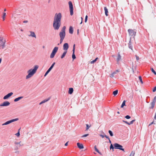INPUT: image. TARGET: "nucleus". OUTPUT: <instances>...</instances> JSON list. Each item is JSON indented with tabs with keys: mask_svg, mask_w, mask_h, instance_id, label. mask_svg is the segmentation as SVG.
<instances>
[{
	"mask_svg": "<svg viewBox=\"0 0 156 156\" xmlns=\"http://www.w3.org/2000/svg\"><path fill=\"white\" fill-rule=\"evenodd\" d=\"M62 17L61 13L55 14L53 24V27L55 30H58L61 25V20Z\"/></svg>",
	"mask_w": 156,
	"mask_h": 156,
	"instance_id": "obj_1",
	"label": "nucleus"
},
{
	"mask_svg": "<svg viewBox=\"0 0 156 156\" xmlns=\"http://www.w3.org/2000/svg\"><path fill=\"white\" fill-rule=\"evenodd\" d=\"M38 67V65H35L34 66V68L33 69H30L29 70L27 71V73L28 74L26 76V79H28L36 73Z\"/></svg>",
	"mask_w": 156,
	"mask_h": 156,
	"instance_id": "obj_2",
	"label": "nucleus"
},
{
	"mask_svg": "<svg viewBox=\"0 0 156 156\" xmlns=\"http://www.w3.org/2000/svg\"><path fill=\"white\" fill-rule=\"evenodd\" d=\"M66 27L65 26H63L60 32L59 33V36L60 37V44H61L63 41L66 36Z\"/></svg>",
	"mask_w": 156,
	"mask_h": 156,
	"instance_id": "obj_3",
	"label": "nucleus"
},
{
	"mask_svg": "<svg viewBox=\"0 0 156 156\" xmlns=\"http://www.w3.org/2000/svg\"><path fill=\"white\" fill-rule=\"evenodd\" d=\"M6 40L4 38L3 36L0 34V47L2 49L4 48L5 46Z\"/></svg>",
	"mask_w": 156,
	"mask_h": 156,
	"instance_id": "obj_4",
	"label": "nucleus"
},
{
	"mask_svg": "<svg viewBox=\"0 0 156 156\" xmlns=\"http://www.w3.org/2000/svg\"><path fill=\"white\" fill-rule=\"evenodd\" d=\"M58 49V47H55L54 48L50 55V57L51 58H52L54 57L56 53L57 52Z\"/></svg>",
	"mask_w": 156,
	"mask_h": 156,
	"instance_id": "obj_5",
	"label": "nucleus"
},
{
	"mask_svg": "<svg viewBox=\"0 0 156 156\" xmlns=\"http://www.w3.org/2000/svg\"><path fill=\"white\" fill-rule=\"evenodd\" d=\"M113 145L115 149H119L125 152L124 149V148H122L123 147L121 145L117 143H115Z\"/></svg>",
	"mask_w": 156,
	"mask_h": 156,
	"instance_id": "obj_6",
	"label": "nucleus"
},
{
	"mask_svg": "<svg viewBox=\"0 0 156 156\" xmlns=\"http://www.w3.org/2000/svg\"><path fill=\"white\" fill-rule=\"evenodd\" d=\"M68 3L69 6L70 14L71 16H72L73 14V5L71 1H69Z\"/></svg>",
	"mask_w": 156,
	"mask_h": 156,
	"instance_id": "obj_7",
	"label": "nucleus"
},
{
	"mask_svg": "<svg viewBox=\"0 0 156 156\" xmlns=\"http://www.w3.org/2000/svg\"><path fill=\"white\" fill-rule=\"evenodd\" d=\"M19 120V119L18 118H16L15 119H13L12 120H9L8 121H7L4 123L2 124V126H4L8 125L12 122H13L15 121H17Z\"/></svg>",
	"mask_w": 156,
	"mask_h": 156,
	"instance_id": "obj_8",
	"label": "nucleus"
},
{
	"mask_svg": "<svg viewBox=\"0 0 156 156\" xmlns=\"http://www.w3.org/2000/svg\"><path fill=\"white\" fill-rule=\"evenodd\" d=\"M128 31L130 36H133L134 37H135L136 34V32L134 30L132 29H128Z\"/></svg>",
	"mask_w": 156,
	"mask_h": 156,
	"instance_id": "obj_9",
	"label": "nucleus"
},
{
	"mask_svg": "<svg viewBox=\"0 0 156 156\" xmlns=\"http://www.w3.org/2000/svg\"><path fill=\"white\" fill-rule=\"evenodd\" d=\"M55 64V62H54L50 66V67L49 68V69L48 70L46 71V73H45L44 76H45L46 75L48 74V73L50 72V71L53 68L54 65Z\"/></svg>",
	"mask_w": 156,
	"mask_h": 156,
	"instance_id": "obj_10",
	"label": "nucleus"
},
{
	"mask_svg": "<svg viewBox=\"0 0 156 156\" xmlns=\"http://www.w3.org/2000/svg\"><path fill=\"white\" fill-rule=\"evenodd\" d=\"M10 104V103L8 101L4 102L0 104V107L7 106H9Z\"/></svg>",
	"mask_w": 156,
	"mask_h": 156,
	"instance_id": "obj_11",
	"label": "nucleus"
},
{
	"mask_svg": "<svg viewBox=\"0 0 156 156\" xmlns=\"http://www.w3.org/2000/svg\"><path fill=\"white\" fill-rule=\"evenodd\" d=\"M75 44H74L73 45V54H72V57L73 59H74L76 58L75 55L74 54L75 49Z\"/></svg>",
	"mask_w": 156,
	"mask_h": 156,
	"instance_id": "obj_12",
	"label": "nucleus"
},
{
	"mask_svg": "<svg viewBox=\"0 0 156 156\" xmlns=\"http://www.w3.org/2000/svg\"><path fill=\"white\" fill-rule=\"evenodd\" d=\"M69 48V44L67 43H65L63 45V49L65 51H67Z\"/></svg>",
	"mask_w": 156,
	"mask_h": 156,
	"instance_id": "obj_13",
	"label": "nucleus"
},
{
	"mask_svg": "<svg viewBox=\"0 0 156 156\" xmlns=\"http://www.w3.org/2000/svg\"><path fill=\"white\" fill-rule=\"evenodd\" d=\"M13 94V93L12 92H11L9 94H8L6 95H5L3 98L4 99H6L8 98L9 97L11 96Z\"/></svg>",
	"mask_w": 156,
	"mask_h": 156,
	"instance_id": "obj_14",
	"label": "nucleus"
},
{
	"mask_svg": "<svg viewBox=\"0 0 156 156\" xmlns=\"http://www.w3.org/2000/svg\"><path fill=\"white\" fill-rule=\"evenodd\" d=\"M121 56L119 52H118V56L116 58V61L117 62V63L119 64V61L121 60Z\"/></svg>",
	"mask_w": 156,
	"mask_h": 156,
	"instance_id": "obj_15",
	"label": "nucleus"
},
{
	"mask_svg": "<svg viewBox=\"0 0 156 156\" xmlns=\"http://www.w3.org/2000/svg\"><path fill=\"white\" fill-rule=\"evenodd\" d=\"M129 48L132 51H133V46L132 44V42L131 41V39L130 38L129 43L128 44Z\"/></svg>",
	"mask_w": 156,
	"mask_h": 156,
	"instance_id": "obj_16",
	"label": "nucleus"
},
{
	"mask_svg": "<svg viewBox=\"0 0 156 156\" xmlns=\"http://www.w3.org/2000/svg\"><path fill=\"white\" fill-rule=\"evenodd\" d=\"M77 145L78 147L80 149H83L84 148V147L82 144H80L79 143H77Z\"/></svg>",
	"mask_w": 156,
	"mask_h": 156,
	"instance_id": "obj_17",
	"label": "nucleus"
},
{
	"mask_svg": "<svg viewBox=\"0 0 156 156\" xmlns=\"http://www.w3.org/2000/svg\"><path fill=\"white\" fill-rule=\"evenodd\" d=\"M30 34L29 35V36L32 37H34L36 38V36L34 32L30 31Z\"/></svg>",
	"mask_w": 156,
	"mask_h": 156,
	"instance_id": "obj_18",
	"label": "nucleus"
},
{
	"mask_svg": "<svg viewBox=\"0 0 156 156\" xmlns=\"http://www.w3.org/2000/svg\"><path fill=\"white\" fill-rule=\"evenodd\" d=\"M73 28L72 27L70 26L69 27V32L70 34H73Z\"/></svg>",
	"mask_w": 156,
	"mask_h": 156,
	"instance_id": "obj_19",
	"label": "nucleus"
},
{
	"mask_svg": "<svg viewBox=\"0 0 156 156\" xmlns=\"http://www.w3.org/2000/svg\"><path fill=\"white\" fill-rule=\"evenodd\" d=\"M50 98H49L47 99H45V100H43V101H42L40 103L39 105H41L43 103H44L50 100Z\"/></svg>",
	"mask_w": 156,
	"mask_h": 156,
	"instance_id": "obj_20",
	"label": "nucleus"
},
{
	"mask_svg": "<svg viewBox=\"0 0 156 156\" xmlns=\"http://www.w3.org/2000/svg\"><path fill=\"white\" fill-rule=\"evenodd\" d=\"M23 98V96H21V97H19L17 98H16L14 100V102H17V101H19L20 99H22Z\"/></svg>",
	"mask_w": 156,
	"mask_h": 156,
	"instance_id": "obj_21",
	"label": "nucleus"
},
{
	"mask_svg": "<svg viewBox=\"0 0 156 156\" xmlns=\"http://www.w3.org/2000/svg\"><path fill=\"white\" fill-rule=\"evenodd\" d=\"M104 9L105 11V15L106 16H108V9H107V8H106V7H105L104 8Z\"/></svg>",
	"mask_w": 156,
	"mask_h": 156,
	"instance_id": "obj_22",
	"label": "nucleus"
},
{
	"mask_svg": "<svg viewBox=\"0 0 156 156\" xmlns=\"http://www.w3.org/2000/svg\"><path fill=\"white\" fill-rule=\"evenodd\" d=\"M73 88H70L69 89V93L70 94H71L73 92Z\"/></svg>",
	"mask_w": 156,
	"mask_h": 156,
	"instance_id": "obj_23",
	"label": "nucleus"
},
{
	"mask_svg": "<svg viewBox=\"0 0 156 156\" xmlns=\"http://www.w3.org/2000/svg\"><path fill=\"white\" fill-rule=\"evenodd\" d=\"M155 103L152 102L151 103V106L149 107V108L153 109Z\"/></svg>",
	"mask_w": 156,
	"mask_h": 156,
	"instance_id": "obj_24",
	"label": "nucleus"
},
{
	"mask_svg": "<svg viewBox=\"0 0 156 156\" xmlns=\"http://www.w3.org/2000/svg\"><path fill=\"white\" fill-rule=\"evenodd\" d=\"M67 52V51H65L64 52L63 54L61 56V58H63L65 56Z\"/></svg>",
	"mask_w": 156,
	"mask_h": 156,
	"instance_id": "obj_25",
	"label": "nucleus"
},
{
	"mask_svg": "<svg viewBox=\"0 0 156 156\" xmlns=\"http://www.w3.org/2000/svg\"><path fill=\"white\" fill-rule=\"evenodd\" d=\"M118 93V90H117L114 91L113 93V94L115 96L117 95Z\"/></svg>",
	"mask_w": 156,
	"mask_h": 156,
	"instance_id": "obj_26",
	"label": "nucleus"
},
{
	"mask_svg": "<svg viewBox=\"0 0 156 156\" xmlns=\"http://www.w3.org/2000/svg\"><path fill=\"white\" fill-rule=\"evenodd\" d=\"M21 142V141H20L19 142H14V144L16 145H19V146H22L23 145V144H22V145H21L20 144V143Z\"/></svg>",
	"mask_w": 156,
	"mask_h": 156,
	"instance_id": "obj_27",
	"label": "nucleus"
},
{
	"mask_svg": "<svg viewBox=\"0 0 156 156\" xmlns=\"http://www.w3.org/2000/svg\"><path fill=\"white\" fill-rule=\"evenodd\" d=\"M6 13L5 12H4L3 13V15L2 16V18L3 21H4L5 20V16H6Z\"/></svg>",
	"mask_w": 156,
	"mask_h": 156,
	"instance_id": "obj_28",
	"label": "nucleus"
},
{
	"mask_svg": "<svg viewBox=\"0 0 156 156\" xmlns=\"http://www.w3.org/2000/svg\"><path fill=\"white\" fill-rule=\"evenodd\" d=\"M98 59V58L97 57L94 60H93L91 61L90 62V63L91 64H93L94 63V62H96V61H97V59Z\"/></svg>",
	"mask_w": 156,
	"mask_h": 156,
	"instance_id": "obj_29",
	"label": "nucleus"
},
{
	"mask_svg": "<svg viewBox=\"0 0 156 156\" xmlns=\"http://www.w3.org/2000/svg\"><path fill=\"white\" fill-rule=\"evenodd\" d=\"M0 34L2 35V36H3L4 33L2 31V28H0Z\"/></svg>",
	"mask_w": 156,
	"mask_h": 156,
	"instance_id": "obj_30",
	"label": "nucleus"
},
{
	"mask_svg": "<svg viewBox=\"0 0 156 156\" xmlns=\"http://www.w3.org/2000/svg\"><path fill=\"white\" fill-rule=\"evenodd\" d=\"M125 103H126V101L125 100H124L123 101V102L122 103V104L121 105V108H122L123 107V106H124L125 105Z\"/></svg>",
	"mask_w": 156,
	"mask_h": 156,
	"instance_id": "obj_31",
	"label": "nucleus"
},
{
	"mask_svg": "<svg viewBox=\"0 0 156 156\" xmlns=\"http://www.w3.org/2000/svg\"><path fill=\"white\" fill-rule=\"evenodd\" d=\"M105 137H106V138L108 139V140H109V142L110 143H111V144H111V140H110V139L109 138V137H108V136H107V135H105Z\"/></svg>",
	"mask_w": 156,
	"mask_h": 156,
	"instance_id": "obj_32",
	"label": "nucleus"
},
{
	"mask_svg": "<svg viewBox=\"0 0 156 156\" xmlns=\"http://www.w3.org/2000/svg\"><path fill=\"white\" fill-rule=\"evenodd\" d=\"M114 147H113V146L112 144H111V145L110 146V150H111V149H112V151H114Z\"/></svg>",
	"mask_w": 156,
	"mask_h": 156,
	"instance_id": "obj_33",
	"label": "nucleus"
},
{
	"mask_svg": "<svg viewBox=\"0 0 156 156\" xmlns=\"http://www.w3.org/2000/svg\"><path fill=\"white\" fill-rule=\"evenodd\" d=\"M108 133H109V134L111 136H113V134L112 133V132L111 130H109Z\"/></svg>",
	"mask_w": 156,
	"mask_h": 156,
	"instance_id": "obj_34",
	"label": "nucleus"
},
{
	"mask_svg": "<svg viewBox=\"0 0 156 156\" xmlns=\"http://www.w3.org/2000/svg\"><path fill=\"white\" fill-rule=\"evenodd\" d=\"M135 154V152L134 151H132L131 153L129 156H134Z\"/></svg>",
	"mask_w": 156,
	"mask_h": 156,
	"instance_id": "obj_35",
	"label": "nucleus"
},
{
	"mask_svg": "<svg viewBox=\"0 0 156 156\" xmlns=\"http://www.w3.org/2000/svg\"><path fill=\"white\" fill-rule=\"evenodd\" d=\"M86 130H87L90 127V125H89L88 124H86Z\"/></svg>",
	"mask_w": 156,
	"mask_h": 156,
	"instance_id": "obj_36",
	"label": "nucleus"
},
{
	"mask_svg": "<svg viewBox=\"0 0 156 156\" xmlns=\"http://www.w3.org/2000/svg\"><path fill=\"white\" fill-rule=\"evenodd\" d=\"M139 80H140V82L142 84H143V82L142 80V77H141V76H139Z\"/></svg>",
	"mask_w": 156,
	"mask_h": 156,
	"instance_id": "obj_37",
	"label": "nucleus"
},
{
	"mask_svg": "<svg viewBox=\"0 0 156 156\" xmlns=\"http://www.w3.org/2000/svg\"><path fill=\"white\" fill-rule=\"evenodd\" d=\"M20 129L18 130V131L17 133L15 134L17 136H19L20 135Z\"/></svg>",
	"mask_w": 156,
	"mask_h": 156,
	"instance_id": "obj_38",
	"label": "nucleus"
},
{
	"mask_svg": "<svg viewBox=\"0 0 156 156\" xmlns=\"http://www.w3.org/2000/svg\"><path fill=\"white\" fill-rule=\"evenodd\" d=\"M88 135H89L88 134H84V135L82 136H81V137L83 138V137H86L88 136Z\"/></svg>",
	"mask_w": 156,
	"mask_h": 156,
	"instance_id": "obj_39",
	"label": "nucleus"
},
{
	"mask_svg": "<svg viewBox=\"0 0 156 156\" xmlns=\"http://www.w3.org/2000/svg\"><path fill=\"white\" fill-rule=\"evenodd\" d=\"M151 70L152 72H153L155 75H156V72L153 69V68H151Z\"/></svg>",
	"mask_w": 156,
	"mask_h": 156,
	"instance_id": "obj_40",
	"label": "nucleus"
},
{
	"mask_svg": "<svg viewBox=\"0 0 156 156\" xmlns=\"http://www.w3.org/2000/svg\"><path fill=\"white\" fill-rule=\"evenodd\" d=\"M94 148L95 150L97 152H99V150H98V149L97 148L96 146H95L94 147Z\"/></svg>",
	"mask_w": 156,
	"mask_h": 156,
	"instance_id": "obj_41",
	"label": "nucleus"
},
{
	"mask_svg": "<svg viewBox=\"0 0 156 156\" xmlns=\"http://www.w3.org/2000/svg\"><path fill=\"white\" fill-rule=\"evenodd\" d=\"M135 121V119H134V120H132V121H130L129 122V125H130L131 124H132L133 122Z\"/></svg>",
	"mask_w": 156,
	"mask_h": 156,
	"instance_id": "obj_42",
	"label": "nucleus"
},
{
	"mask_svg": "<svg viewBox=\"0 0 156 156\" xmlns=\"http://www.w3.org/2000/svg\"><path fill=\"white\" fill-rule=\"evenodd\" d=\"M156 101V96H155L154 98L153 101L152 102L155 103Z\"/></svg>",
	"mask_w": 156,
	"mask_h": 156,
	"instance_id": "obj_43",
	"label": "nucleus"
},
{
	"mask_svg": "<svg viewBox=\"0 0 156 156\" xmlns=\"http://www.w3.org/2000/svg\"><path fill=\"white\" fill-rule=\"evenodd\" d=\"M125 118L127 119H129L131 117L129 115H127L125 116Z\"/></svg>",
	"mask_w": 156,
	"mask_h": 156,
	"instance_id": "obj_44",
	"label": "nucleus"
},
{
	"mask_svg": "<svg viewBox=\"0 0 156 156\" xmlns=\"http://www.w3.org/2000/svg\"><path fill=\"white\" fill-rule=\"evenodd\" d=\"M15 153L17 154H19L20 153V151L18 150H16Z\"/></svg>",
	"mask_w": 156,
	"mask_h": 156,
	"instance_id": "obj_45",
	"label": "nucleus"
},
{
	"mask_svg": "<svg viewBox=\"0 0 156 156\" xmlns=\"http://www.w3.org/2000/svg\"><path fill=\"white\" fill-rule=\"evenodd\" d=\"M87 17H88L86 15L85 16V23H86L87 22Z\"/></svg>",
	"mask_w": 156,
	"mask_h": 156,
	"instance_id": "obj_46",
	"label": "nucleus"
},
{
	"mask_svg": "<svg viewBox=\"0 0 156 156\" xmlns=\"http://www.w3.org/2000/svg\"><path fill=\"white\" fill-rule=\"evenodd\" d=\"M122 121L124 122H125V123L128 124V125H129V122H127V121H124V120H123Z\"/></svg>",
	"mask_w": 156,
	"mask_h": 156,
	"instance_id": "obj_47",
	"label": "nucleus"
},
{
	"mask_svg": "<svg viewBox=\"0 0 156 156\" xmlns=\"http://www.w3.org/2000/svg\"><path fill=\"white\" fill-rule=\"evenodd\" d=\"M156 91V86L154 88L153 90V91L154 92Z\"/></svg>",
	"mask_w": 156,
	"mask_h": 156,
	"instance_id": "obj_48",
	"label": "nucleus"
},
{
	"mask_svg": "<svg viewBox=\"0 0 156 156\" xmlns=\"http://www.w3.org/2000/svg\"><path fill=\"white\" fill-rule=\"evenodd\" d=\"M114 74H113V73H112L111 74V75H110V77H114Z\"/></svg>",
	"mask_w": 156,
	"mask_h": 156,
	"instance_id": "obj_49",
	"label": "nucleus"
},
{
	"mask_svg": "<svg viewBox=\"0 0 156 156\" xmlns=\"http://www.w3.org/2000/svg\"><path fill=\"white\" fill-rule=\"evenodd\" d=\"M136 60L137 61V60H139V57H138V56H136Z\"/></svg>",
	"mask_w": 156,
	"mask_h": 156,
	"instance_id": "obj_50",
	"label": "nucleus"
},
{
	"mask_svg": "<svg viewBox=\"0 0 156 156\" xmlns=\"http://www.w3.org/2000/svg\"><path fill=\"white\" fill-rule=\"evenodd\" d=\"M18 149H19V148L18 147H15V149H14V150H18Z\"/></svg>",
	"mask_w": 156,
	"mask_h": 156,
	"instance_id": "obj_51",
	"label": "nucleus"
},
{
	"mask_svg": "<svg viewBox=\"0 0 156 156\" xmlns=\"http://www.w3.org/2000/svg\"><path fill=\"white\" fill-rule=\"evenodd\" d=\"M154 124V121H153V122H151V123L149 125V126H150V125H152V124Z\"/></svg>",
	"mask_w": 156,
	"mask_h": 156,
	"instance_id": "obj_52",
	"label": "nucleus"
},
{
	"mask_svg": "<svg viewBox=\"0 0 156 156\" xmlns=\"http://www.w3.org/2000/svg\"><path fill=\"white\" fill-rule=\"evenodd\" d=\"M100 136L102 138H103L104 137H105V136H104L102 135L101 134L100 135Z\"/></svg>",
	"mask_w": 156,
	"mask_h": 156,
	"instance_id": "obj_53",
	"label": "nucleus"
},
{
	"mask_svg": "<svg viewBox=\"0 0 156 156\" xmlns=\"http://www.w3.org/2000/svg\"><path fill=\"white\" fill-rule=\"evenodd\" d=\"M27 22H28V21H27V20H25L23 21V23H27Z\"/></svg>",
	"mask_w": 156,
	"mask_h": 156,
	"instance_id": "obj_54",
	"label": "nucleus"
},
{
	"mask_svg": "<svg viewBox=\"0 0 156 156\" xmlns=\"http://www.w3.org/2000/svg\"><path fill=\"white\" fill-rule=\"evenodd\" d=\"M81 22H80V24H81L82 23V20H83L82 17H81Z\"/></svg>",
	"mask_w": 156,
	"mask_h": 156,
	"instance_id": "obj_55",
	"label": "nucleus"
},
{
	"mask_svg": "<svg viewBox=\"0 0 156 156\" xmlns=\"http://www.w3.org/2000/svg\"><path fill=\"white\" fill-rule=\"evenodd\" d=\"M68 142H67L65 144V146H67L68 145Z\"/></svg>",
	"mask_w": 156,
	"mask_h": 156,
	"instance_id": "obj_56",
	"label": "nucleus"
},
{
	"mask_svg": "<svg viewBox=\"0 0 156 156\" xmlns=\"http://www.w3.org/2000/svg\"><path fill=\"white\" fill-rule=\"evenodd\" d=\"M112 73H113V74H114H114H116V72H115V71H114V72Z\"/></svg>",
	"mask_w": 156,
	"mask_h": 156,
	"instance_id": "obj_57",
	"label": "nucleus"
},
{
	"mask_svg": "<svg viewBox=\"0 0 156 156\" xmlns=\"http://www.w3.org/2000/svg\"><path fill=\"white\" fill-rule=\"evenodd\" d=\"M2 59V58H0V64L1 63Z\"/></svg>",
	"mask_w": 156,
	"mask_h": 156,
	"instance_id": "obj_58",
	"label": "nucleus"
},
{
	"mask_svg": "<svg viewBox=\"0 0 156 156\" xmlns=\"http://www.w3.org/2000/svg\"><path fill=\"white\" fill-rule=\"evenodd\" d=\"M115 72H116V73H117V72H119V71L118 70H117L115 71Z\"/></svg>",
	"mask_w": 156,
	"mask_h": 156,
	"instance_id": "obj_59",
	"label": "nucleus"
},
{
	"mask_svg": "<svg viewBox=\"0 0 156 156\" xmlns=\"http://www.w3.org/2000/svg\"><path fill=\"white\" fill-rule=\"evenodd\" d=\"M99 154H100L101 155H102V154L99 151V152H98Z\"/></svg>",
	"mask_w": 156,
	"mask_h": 156,
	"instance_id": "obj_60",
	"label": "nucleus"
},
{
	"mask_svg": "<svg viewBox=\"0 0 156 156\" xmlns=\"http://www.w3.org/2000/svg\"><path fill=\"white\" fill-rule=\"evenodd\" d=\"M23 30L22 29H20V31H23Z\"/></svg>",
	"mask_w": 156,
	"mask_h": 156,
	"instance_id": "obj_61",
	"label": "nucleus"
},
{
	"mask_svg": "<svg viewBox=\"0 0 156 156\" xmlns=\"http://www.w3.org/2000/svg\"><path fill=\"white\" fill-rule=\"evenodd\" d=\"M4 11H6V9H4Z\"/></svg>",
	"mask_w": 156,
	"mask_h": 156,
	"instance_id": "obj_62",
	"label": "nucleus"
},
{
	"mask_svg": "<svg viewBox=\"0 0 156 156\" xmlns=\"http://www.w3.org/2000/svg\"><path fill=\"white\" fill-rule=\"evenodd\" d=\"M45 48L44 46H43V48Z\"/></svg>",
	"mask_w": 156,
	"mask_h": 156,
	"instance_id": "obj_63",
	"label": "nucleus"
},
{
	"mask_svg": "<svg viewBox=\"0 0 156 156\" xmlns=\"http://www.w3.org/2000/svg\"><path fill=\"white\" fill-rule=\"evenodd\" d=\"M112 57H115V56L114 55H112Z\"/></svg>",
	"mask_w": 156,
	"mask_h": 156,
	"instance_id": "obj_64",
	"label": "nucleus"
}]
</instances>
